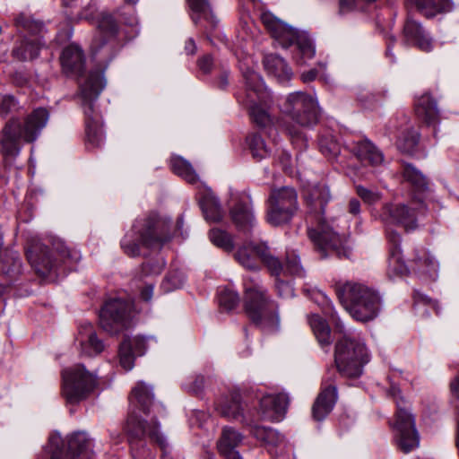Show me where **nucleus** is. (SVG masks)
<instances>
[{
    "label": "nucleus",
    "mask_w": 459,
    "mask_h": 459,
    "mask_svg": "<svg viewBox=\"0 0 459 459\" xmlns=\"http://www.w3.org/2000/svg\"><path fill=\"white\" fill-rule=\"evenodd\" d=\"M290 273L294 276L303 277L305 274L304 269L300 264L299 255L294 252L287 253L286 263L284 267L281 265V270L277 276L281 273Z\"/></svg>",
    "instance_id": "nucleus-49"
},
{
    "label": "nucleus",
    "mask_w": 459,
    "mask_h": 459,
    "mask_svg": "<svg viewBox=\"0 0 459 459\" xmlns=\"http://www.w3.org/2000/svg\"><path fill=\"white\" fill-rule=\"evenodd\" d=\"M299 209L294 188L283 186L271 191L266 207V221L272 226L289 223Z\"/></svg>",
    "instance_id": "nucleus-17"
},
{
    "label": "nucleus",
    "mask_w": 459,
    "mask_h": 459,
    "mask_svg": "<svg viewBox=\"0 0 459 459\" xmlns=\"http://www.w3.org/2000/svg\"><path fill=\"white\" fill-rule=\"evenodd\" d=\"M97 2L91 1L88 6L82 12L80 19H84L87 21H92L95 19L97 13Z\"/></svg>",
    "instance_id": "nucleus-59"
},
{
    "label": "nucleus",
    "mask_w": 459,
    "mask_h": 459,
    "mask_svg": "<svg viewBox=\"0 0 459 459\" xmlns=\"http://www.w3.org/2000/svg\"><path fill=\"white\" fill-rule=\"evenodd\" d=\"M199 204L207 221L219 222L222 220L224 212L220 200L210 189L205 190Z\"/></svg>",
    "instance_id": "nucleus-36"
},
{
    "label": "nucleus",
    "mask_w": 459,
    "mask_h": 459,
    "mask_svg": "<svg viewBox=\"0 0 459 459\" xmlns=\"http://www.w3.org/2000/svg\"><path fill=\"white\" fill-rule=\"evenodd\" d=\"M133 310L132 301L123 298L109 299L100 311V325L104 331L117 333L127 325Z\"/></svg>",
    "instance_id": "nucleus-19"
},
{
    "label": "nucleus",
    "mask_w": 459,
    "mask_h": 459,
    "mask_svg": "<svg viewBox=\"0 0 459 459\" xmlns=\"http://www.w3.org/2000/svg\"><path fill=\"white\" fill-rule=\"evenodd\" d=\"M261 21L282 48H295L293 58L298 65H305L315 56L314 40L307 32L295 30L270 12H264Z\"/></svg>",
    "instance_id": "nucleus-10"
},
{
    "label": "nucleus",
    "mask_w": 459,
    "mask_h": 459,
    "mask_svg": "<svg viewBox=\"0 0 459 459\" xmlns=\"http://www.w3.org/2000/svg\"><path fill=\"white\" fill-rule=\"evenodd\" d=\"M166 265L165 259L161 255L146 260L141 267V278L152 277L159 275Z\"/></svg>",
    "instance_id": "nucleus-48"
},
{
    "label": "nucleus",
    "mask_w": 459,
    "mask_h": 459,
    "mask_svg": "<svg viewBox=\"0 0 459 459\" xmlns=\"http://www.w3.org/2000/svg\"><path fill=\"white\" fill-rule=\"evenodd\" d=\"M92 440L84 431H76L67 437L69 459H94Z\"/></svg>",
    "instance_id": "nucleus-28"
},
{
    "label": "nucleus",
    "mask_w": 459,
    "mask_h": 459,
    "mask_svg": "<svg viewBox=\"0 0 459 459\" xmlns=\"http://www.w3.org/2000/svg\"><path fill=\"white\" fill-rule=\"evenodd\" d=\"M319 148L321 152L329 159H334L340 153L339 144L335 141L327 138L320 139Z\"/></svg>",
    "instance_id": "nucleus-56"
},
{
    "label": "nucleus",
    "mask_w": 459,
    "mask_h": 459,
    "mask_svg": "<svg viewBox=\"0 0 459 459\" xmlns=\"http://www.w3.org/2000/svg\"><path fill=\"white\" fill-rule=\"evenodd\" d=\"M412 270L424 281H434L438 277L439 264L427 250H417L412 260Z\"/></svg>",
    "instance_id": "nucleus-25"
},
{
    "label": "nucleus",
    "mask_w": 459,
    "mask_h": 459,
    "mask_svg": "<svg viewBox=\"0 0 459 459\" xmlns=\"http://www.w3.org/2000/svg\"><path fill=\"white\" fill-rule=\"evenodd\" d=\"M245 309L249 318L256 325L268 332L279 329L280 319L273 301L266 294L265 288L257 276L244 279Z\"/></svg>",
    "instance_id": "nucleus-9"
},
{
    "label": "nucleus",
    "mask_w": 459,
    "mask_h": 459,
    "mask_svg": "<svg viewBox=\"0 0 459 459\" xmlns=\"http://www.w3.org/2000/svg\"><path fill=\"white\" fill-rule=\"evenodd\" d=\"M156 342L153 337L134 336L126 337L119 346L118 356L121 367L131 370L134 366V356H142L145 353L149 342Z\"/></svg>",
    "instance_id": "nucleus-21"
},
{
    "label": "nucleus",
    "mask_w": 459,
    "mask_h": 459,
    "mask_svg": "<svg viewBox=\"0 0 459 459\" xmlns=\"http://www.w3.org/2000/svg\"><path fill=\"white\" fill-rule=\"evenodd\" d=\"M336 401L337 389L335 385H329L322 388L312 407L313 418L317 421L325 420L333 411Z\"/></svg>",
    "instance_id": "nucleus-30"
},
{
    "label": "nucleus",
    "mask_w": 459,
    "mask_h": 459,
    "mask_svg": "<svg viewBox=\"0 0 459 459\" xmlns=\"http://www.w3.org/2000/svg\"><path fill=\"white\" fill-rule=\"evenodd\" d=\"M14 23L19 30L27 31L29 35L14 44L12 56L21 62L33 61L46 47L45 26L42 22L31 20L24 14L17 16Z\"/></svg>",
    "instance_id": "nucleus-15"
},
{
    "label": "nucleus",
    "mask_w": 459,
    "mask_h": 459,
    "mask_svg": "<svg viewBox=\"0 0 459 459\" xmlns=\"http://www.w3.org/2000/svg\"><path fill=\"white\" fill-rule=\"evenodd\" d=\"M414 309L420 316H429L431 311L439 313V307L436 300L431 299L419 290L413 293Z\"/></svg>",
    "instance_id": "nucleus-44"
},
{
    "label": "nucleus",
    "mask_w": 459,
    "mask_h": 459,
    "mask_svg": "<svg viewBox=\"0 0 459 459\" xmlns=\"http://www.w3.org/2000/svg\"><path fill=\"white\" fill-rule=\"evenodd\" d=\"M264 67L266 73L274 77L280 83L289 82L292 76L293 72L288 65L285 59L276 54L265 55L263 60Z\"/></svg>",
    "instance_id": "nucleus-32"
},
{
    "label": "nucleus",
    "mask_w": 459,
    "mask_h": 459,
    "mask_svg": "<svg viewBox=\"0 0 459 459\" xmlns=\"http://www.w3.org/2000/svg\"><path fill=\"white\" fill-rule=\"evenodd\" d=\"M156 406L152 387L140 381L132 389L129 397V414L126 422L125 430L127 434L133 456H140V448H143L146 440L156 443L165 455L169 444L166 437L161 433L160 424L153 418L150 422L143 419L140 412L148 416L151 409Z\"/></svg>",
    "instance_id": "nucleus-1"
},
{
    "label": "nucleus",
    "mask_w": 459,
    "mask_h": 459,
    "mask_svg": "<svg viewBox=\"0 0 459 459\" xmlns=\"http://www.w3.org/2000/svg\"><path fill=\"white\" fill-rule=\"evenodd\" d=\"M335 290L345 309L358 321L374 320L382 309V298L378 291L362 282L340 283Z\"/></svg>",
    "instance_id": "nucleus-7"
},
{
    "label": "nucleus",
    "mask_w": 459,
    "mask_h": 459,
    "mask_svg": "<svg viewBox=\"0 0 459 459\" xmlns=\"http://www.w3.org/2000/svg\"><path fill=\"white\" fill-rule=\"evenodd\" d=\"M218 299L220 306L225 310H232L239 303L238 294L230 289H222L219 291Z\"/></svg>",
    "instance_id": "nucleus-52"
},
{
    "label": "nucleus",
    "mask_w": 459,
    "mask_h": 459,
    "mask_svg": "<svg viewBox=\"0 0 459 459\" xmlns=\"http://www.w3.org/2000/svg\"><path fill=\"white\" fill-rule=\"evenodd\" d=\"M248 426L250 434L271 454L278 445L283 442V436L273 428L260 426L256 423L248 424Z\"/></svg>",
    "instance_id": "nucleus-34"
},
{
    "label": "nucleus",
    "mask_w": 459,
    "mask_h": 459,
    "mask_svg": "<svg viewBox=\"0 0 459 459\" xmlns=\"http://www.w3.org/2000/svg\"><path fill=\"white\" fill-rule=\"evenodd\" d=\"M236 260L246 269L257 271L263 263L273 275L281 270V262L273 256L264 242H249L241 246L235 254Z\"/></svg>",
    "instance_id": "nucleus-18"
},
{
    "label": "nucleus",
    "mask_w": 459,
    "mask_h": 459,
    "mask_svg": "<svg viewBox=\"0 0 459 459\" xmlns=\"http://www.w3.org/2000/svg\"><path fill=\"white\" fill-rule=\"evenodd\" d=\"M76 341L81 346L82 355L84 356L91 357L98 355L104 349L103 342L98 339L90 323H85L80 326Z\"/></svg>",
    "instance_id": "nucleus-31"
},
{
    "label": "nucleus",
    "mask_w": 459,
    "mask_h": 459,
    "mask_svg": "<svg viewBox=\"0 0 459 459\" xmlns=\"http://www.w3.org/2000/svg\"><path fill=\"white\" fill-rule=\"evenodd\" d=\"M243 436L231 427H225L217 443V448L221 455L238 453L235 448L241 443Z\"/></svg>",
    "instance_id": "nucleus-40"
},
{
    "label": "nucleus",
    "mask_w": 459,
    "mask_h": 459,
    "mask_svg": "<svg viewBox=\"0 0 459 459\" xmlns=\"http://www.w3.org/2000/svg\"><path fill=\"white\" fill-rule=\"evenodd\" d=\"M65 455V442L60 434L52 432L44 446L42 454L37 459H62Z\"/></svg>",
    "instance_id": "nucleus-41"
},
{
    "label": "nucleus",
    "mask_w": 459,
    "mask_h": 459,
    "mask_svg": "<svg viewBox=\"0 0 459 459\" xmlns=\"http://www.w3.org/2000/svg\"><path fill=\"white\" fill-rule=\"evenodd\" d=\"M251 58L240 61L239 69L245 82V89L236 93L238 101L246 107L253 121L265 127L271 123L268 108L273 103L272 93L264 86L263 78L250 66Z\"/></svg>",
    "instance_id": "nucleus-4"
},
{
    "label": "nucleus",
    "mask_w": 459,
    "mask_h": 459,
    "mask_svg": "<svg viewBox=\"0 0 459 459\" xmlns=\"http://www.w3.org/2000/svg\"><path fill=\"white\" fill-rule=\"evenodd\" d=\"M420 134L414 130H409L397 140L398 148L403 152H412L419 143Z\"/></svg>",
    "instance_id": "nucleus-50"
},
{
    "label": "nucleus",
    "mask_w": 459,
    "mask_h": 459,
    "mask_svg": "<svg viewBox=\"0 0 459 459\" xmlns=\"http://www.w3.org/2000/svg\"><path fill=\"white\" fill-rule=\"evenodd\" d=\"M317 70L316 69H311L307 72H304L301 74L300 78L302 82H308L314 81L317 76Z\"/></svg>",
    "instance_id": "nucleus-64"
},
{
    "label": "nucleus",
    "mask_w": 459,
    "mask_h": 459,
    "mask_svg": "<svg viewBox=\"0 0 459 459\" xmlns=\"http://www.w3.org/2000/svg\"><path fill=\"white\" fill-rule=\"evenodd\" d=\"M403 374L400 370H394L389 377L390 389L388 394L392 396L396 403L397 411L396 420L394 424L395 432V441L398 448L407 454L419 446L420 437L415 428V420L405 403L399 396L400 389L394 383L398 376Z\"/></svg>",
    "instance_id": "nucleus-13"
},
{
    "label": "nucleus",
    "mask_w": 459,
    "mask_h": 459,
    "mask_svg": "<svg viewBox=\"0 0 459 459\" xmlns=\"http://www.w3.org/2000/svg\"><path fill=\"white\" fill-rule=\"evenodd\" d=\"M169 221L147 217L135 220L132 230L121 240L123 251L135 257L142 254V247L160 249L171 238Z\"/></svg>",
    "instance_id": "nucleus-6"
},
{
    "label": "nucleus",
    "mask_w": 459,
    "mask_h": 459,
    "mask_svg": "<svg viewBox=\"0 0 459 459\" xmlns=\"http://www.w3.org/2000/svg\"><path fill=\"white\" fill-rule=\"evenodd\" d=\"M60 62L62 70L67 76L81 75L85 63L82 49L76 44H70L63 49Z\"/></svg>",
    "instance_id": "nucleus-27"
},
{
    "label": "nucleus",
    "mask_w": 459,
    "mask_h": 459,
    "mask_svg": "<svg viewBox=\"0 0 459 459\" xmlns=\"http://www.w3.org/2000/svg\"><path fill=\"white\" fill-rule=\"evenodd\" d=\"M415 113L420 119L429 126H435L438 121L439 112L437 102L429 93L422 94L416 100Z\"/></svg>",
    "instance_id": "nucleus-35"
},
{
    "label": "nucleus",
    "mask_w": 459,
    "mask_h": 459,
    "mask_svg": "<svg viewBox=\"0 0 459 459\" xmlns=\"http://www.w3.org/2000/svg\"><path fill=\"white\" fill-rule=\"evenodd\" d=\"M356 193L365 204L369 205L375 204L382 199V194L379 191L363 186H357Z\"/></svg>",
    "instance_id": "nucleus-53"
},
{
    "label": "nucleus",
    "mask_w": 459,
    "mask_h": 459,
    "mask_svg": "<svg viewBox=\"0 0 459 459\" xmlns=\"http://www.w3.org/2000/svg\"><path fill=\"white\" fill-rule=\"evenodd\" d=\"M228 205L231 221L237 230L244 234L249 233L256 224L250 195L230 189Z\"/></svg>",
    "instance_id": "nucleus-20"
},
{
    "label": "nucleus",
    "mask_w": 459,
    "mask_h": 459,
    "mask_svg": "<svg viewBox=\"0 0 459 459\" xmlns=\"http://www.w3.org/2000/svg\"><path fill=\"white\" fill-rule=\"evenodd\" d=\"M305 200L308 206V220L315 221L316 225L307 229V234L315 246V248L322 258L332 253L338 252L342 246L341 236L324 221L325 207L331 199L329 189L326 186L316 184L307 186L304 193Z\"/></svg>",
    "instance_id": "nucleus-2"
},
{
    "label": "nucleus",
    "mask_w": 459,
    "mask_h": 459,
    "mask_svg": "<svg viewBox=\"0 0 459 459\" xmlns=\"http://www.w3.org/2000/svg\"><path fill=\"white\" fill-rule=\"evenodd\" d=\"M170 167L175 174L181 177L188 183L195 184L198 181V175L193 169L191 163L181 156H173L170 160Z\"/></svg>",
    "instance_id": "nucleus-42"
},
{
    "label": "nucleus",
    "mask_w": 459,
    "mask_h": 459,
    "mask_svg": "<svg viewBox=\"0 0 459 459\" xmlns=\"http://www.w3.org/2000/svg\"><path fill=\"white\" fill-rule=\"evenodd\" d=\"M419 12L427 17H432L438 12H449L453 9L452 0H408Z\"/></svg>",
    "instance_id": "nucleus-37"
},
{
    "label": "nucleus",
    "mask_w": 459,
    "mask_h": 459,
    "mask_svg": "<svg viewBox=\"0 0 459 459\" xmlns=\"http://www.w3.org/2000/svg\"><path fill=\"white\" fill-rule=\"evenodd\" d=\"M31 267L41 277L56 273L61 263L68 260L77 262L81 255L76 250L69 249L62 240L53 242L52 249L39 242L30 244L26 251Z\"/></svg>",
    "instance_id": "nucleus-12"
},
{
    "label": "nucleus",
    "mask_w": 459,
    "mask_h": 459,
    "mask_svg": "<svg viewBox=\"0 0 459 459\" xmlns=\"http://www.w3.org/2000/svg\"><path fill=\"white\" fill-rule=\"evenodd\" d=\"M402 238L397 241H388V271L394 275H403L408 272L401 249Z\"/></svg>",
    "instance_id": "nucleus-38"
},
{
    "label": "nucleus",
    "mask_w": 459,
    "mask_h": 459,
    "mask_svg": "<svg viewBox=\"0 0 459 459\" xmlns=\"http://www.w3.org/2000/svg\"><path fill=\"white\" fill-rule=\"evenodd\" d=\"M211 242L223 249L224 251L230 252L234 248L233 238L227 231L220 229H212L209 232Z\"/></svg>",
    "instance_id": "nucleus-46"
},
{
    "label": "nucleus",
    "mask_w": 459,
    "mask_h": 459,
    "mask_svg": "<svg viewBox=\"0 0 459 459\" xmlns=\"http://www.w3.org/2000/svg\"><path fill=\"white\" fill-rule=\"evenodd\" d=\"M49 118L45 108H35L22 125L17 119H10L2 131L1 153L4 160H13L21 152L22 143H33L39 136Z\"/></svg>",
    "instance_id": "nucleus-5"
},
{
    "label": "nucleus",
    "mask_w": 459,
    "mask_h": 459,
    "mask_svg": "<svg viewBox=\"0 0 459 459\" xmlns=\"http://www.w3.org/2000/svg\"><path fill=\"white\" fill-rule=\"evenodd\" d=\"M348 211L352 215H359L360 212V203L357 199H351L349 202Z\"/></svg>",
    "instance_id": "nucleus-63"
},
{
    "label": "nucleus",
    "mask_w": 459,
    "mask_h": 459,
    "mask_svg": "<svg viewBox=\"0 0 459 459\" xmlns=\"http://www.w3.org/2000/svg\"><path fill=\"white\" fill-rule=\"evenodd\" d=\"M154 282L152 281L144 282L141 290V298L145 301H150L152 298Z\"/></svg>",
    "instance_id": "nucleus-61"
},
{
    "label": "nucleus",
    "mask_w": 459,
    "mask_h": 459,
    "mask_svg": "<svg viewBox=\"0 0 459 459\" xmlns=\"http://www.w3.org/2000/svg\"><path fill=\"white\" fill-rule=\"evenodd\" d=\"M308 324L323 349L329 347L333 342L328 324L317 314H312L307 318Z\"/></svg>",
    "instance_id": "nucleus-39"
},
{
    "label": "nucleus",
    "mask_w": 459,
    "mask_h": 459,
    "mask_svg": "<svg viewBox=\"0 0 459 459\" xmlns=\"http://www.w3.org/2000/svg\"><path fill=\"white\" fill-rule=\"evenodd\" d=\"M247 143L252 156L257 160L264 159L270 154L271 151L266 146L264 140L259 134H254L249 135L247 138Z\"/></svg>",
    "instance_id": "nucleus-47"
},
{
    "label": "nucleus",
    "mask_w": 459,
    "mask_h": 459,
    "mask_svg": "<svg viewBox=\"0 0 459 459\" xmlns=\"http://www.w3.org/2000/svg\"><path fill=\"white\" fill-rule=\"evenodd\" d=\"M349 148L358 160L367 166L378 168L385 163L382 151L368 138L353 141Z\"/></svg>",
    "instance_id": "nucleus-22"
},
{
    "label": "nucleus",
    "mask_w": 459,
    "mask_h": 459,
    "mask_svg": "<svg viewBox=\"0 0 459 459\" xmlns=\"http://www.w3.org/2000/svg\"><path fill=\"white\" fill-rule=\"evenodd\" d=\"M117 15L123 20L124 23L132 28V32L134 34L139 33V30L137 28L138 21L135 16V12L134 7H122L118 10Z\"/></svg>",
    "instance_id": "nucleus-54"
},
{
    "label": "nucleus",
    "mask_w": 459,
    "mask_h": 459,
    "mask_svg": "<svg viewBox=\"0 0 459 459\" xmlns=\"http://www.w3.org/2000/svg\"><path fill=\"white\" fill-rule=\"evenodd\" d=\"M369 360L364 342L359 336H343L335 345L334 361L342 377L356 378Z\"/></svg>",
    "instance_id": "nucleus-14"
},
{
    "label": "nucleus",
    "mask_w": 459,
    "mask_h": 459,
    "mask_svg": "<svg viewBox=\"0 0 459 459\" xmlns=\"http://www.w3.org/2000/svg\"><path fill=\"white\" fill-rule=\"evenodd\" d=\"M119 26L113 14L104 13L101 15L98 25V35L92 41L91 48L97 52L108 42L112 41L118 34Z\"/></svg>",
    "instance_id": "nucleus-29"
},
{
    "label": "nucleus",
    "mask_w": 459,
    "mask_h": 459,
    "mask_svg": "<svg viewBox=\"0 0 459 459\" xmlns=\"http://www.w3.org/2000/svg\"><path fill=\"white\" fill-rule=\"evenodd\" d=\"M20 108L19 102L13 96L5 95L0 99V116L5 117Z\"/></svg>",
    "instance_id": "nucleus-55"
},
{
    "label": "nucleus",
    "mask_w": 459,
    "mask_h": 459,
    "mask_svg": "<svg viewBox=\"0 0 459 459\" xmlns=\"http://www.w3.org/2000/svg\"><path fill=\"white\" fill-rule=\"evenodd\" d=\"M276 276L275 288L280 298L289 299L294 296V289L290 282L284 281Z\"/></svg>",
    "instance_id": "nucleus-58"
},
{
    "label": "nucleus",
    "mask_w": 459,
    "mask_h": 459,
    "mask_svg": "<svg viewBox=\"0 0 459 459\" xmlns=\"http://www.w3.org/2000/svg\"><path fill=\"white\" fill-rule=\"evenodd\" d=\"M98 385L96 373L76 364L62 371L61 394L68 404H77L86 399Z\"/></svg>",
    "instance_id": "nucleus-16"
},
{
    "label": "nucleus",
    "mask_w": 459,
    "mask_h": 459,
    "mask_svg": "<svg viewBox=\"0 0 459 459\" xmlns=\"http://www.w3.org/2000/svg\"><path fill=\"white\" fill-rule=\"evenodd\" d=\"M215 410L221 416L228 420L244 422L245 405L242 403L241 395L237 392L221 396L215 403Z\"/></svg>",
    "instance_id": "nucleus-26"
},
{
    "label": "nucleus",
    "mask_w": 459,
    "mask_h": 459,
    "mask_svg": "<svg viewBox=\"0 0 459 459\" xmlns=\"http://www.w3.org/2000/svg\"><path fill=\"white\" fill-rule=\"evenodd\" d=\"M403 178L410 182L417 191L424 192L428 189L427 178L411 164H406L403 170Z\"/></svg>",
    "instance_id": "nucleus-45"
},
{
    "label": "nucleus",
    "mask_w": 459,
    "mask_h": 459,
    "mask_svg": "<svg viewBox=\"0 0 459 459\" xmlns=\"http://www.w3.org/2000/svg\"><path fill=\"white\" fill-rule=\"evenodd\" d=\"M106 86L103 71H91L80 86L82 107L85 116L87 140L95 147L102 144L105 139L101 117L95 108V102Z\"/></svg>",
    "instance_id": "nucleus-8"
},
{
    "label": "nucleus",
    "mask_w": 459,
    "mask_h": 459,
    "mask_svg": "<svg viewBox=\"0 0 459 459\" xmlns=\"http://www.w3.org/2000/svg\"><path fill=\"white\" fill-rule=\"evenodd\" d=\"M426 207L422 202L410 204L386 203L379 213L387 241L397 242L402 237L399 229L411 232L419 228L420 216L425 214Z\"/></svg>",
    "instance_id": "nucleus-11"
},
{
    "label": "nucleus",
    "mask_w": 459,
    "mask_h": 459,
    "mask_svg": "<svg viewBox=\"0 0 459 459\" xmlns=\"http://www.w3.org/2000/svg\"><path fill=\"white\" fill-rule=\"evenodd\" d=\"M403 44L425 52L433 49V39L419 22L411 18H408L403 28Z\"/></svg>",
    "instance_id": "nucleus-24"
},
{
    "label": "nucleus",
    "mask_w": 459,
    "mask_h": 459,
    "mask_svg": "<svg viewBox=\"0 0 459 459\" xmlns=\"http://www.w3.org/2000/svg\"><path fill=\"white\" fill-rule=\"evenodd\" d=\"M311 299L321 307L325 316L329 317L332 323L335 325L336 328L342 332L343 325L341 323L339 317L337 316L334 307L329 298L320 290H313L311 294Z\"/></svg>",
    "instance_id": "nucleus-43"
},
{
    "label": "nucleus",
    "mask_w": 459,
    "mask_h": 459,
    "mask_svg": "<svg viewBox=\"0 0 459 459\" xmlns=\"http://www.w3.org/2000/svg\"><path fill=\"white\" fill-rule=\"evenodd\" d=\"M281 111L286 116L279 126L291 138L299 148L307 146L303 129L311 128L319 120L320 108L316 96L304 91L288 94L279 104Z\"/></svg>",
    "instance_id": "nucleus-3"
},
{
    "label": "nucleus",
    "mask_w": 459,
    "mask_h": 459,
    "mask_svg": "<svg viewBox=\"0 0 459 459\" xmlns=\"http://www.w3.org/2000/svg\"><path fill=\"white\" fill-rule=\"evenodd\" d=\"M213 66V61L210 55H205L198 60V67L204 74H209Z\"/></svg>",
    "instance_id": "nucleus-60"
},
{
    "label": "nucleus",
    "mask_w": 459,
    "mask_h": 459,
    "mask_svg": "<svg viewBox=\"0 0 459 459\" xmlns=\"http://www.w3.org/2000/svg\"><path fill=\"white\" fill-rule=\"evenodd\" d=\"M205 385L204 377L202 375H196L190 377L187 381L184 384V388L195 394H199Z\"/></svg>",
    "instance_id": "nucleus-57"
},
{
    "label": "nucleus",
    "mask_w": 459,
    "mask_h": 459,
    "mask_svg": "<svg viewBox=\"0 0 459 459\" xmlns=\"http://www.w3.org/2000/svg\"><path fill=\"white\" fill-rule=\"evenodd\" d=\"M187 3L191 10V19L195 25L204 20L207 23L204 26L205 30H212L216 26L217 21L208 0H187Z\"/></svg>",
    "instance_id": "nucleus-33"
},
{
    "label": "nucleus",
    "mask_w": 459,
    "mask_h": 459,
    "mask_svg": "<svg viewBox=\"0 0 459 459\" xmlns=\"http://www.w3.org/2000/svg\"><path fill=\"white\" fill-rule=\"evenodd\" d=\"M289 403L286 394H266L260 399L259 412L264 420L280 421L283 419Z\"/></svg>",
    "instance_id": "nucleus-23"
},
{
    "label": "nucleus",
    "mask_w": 459,
    "mask_h": 459,
    "mask_svg": "<svg viewBox=\"0 0 459 459\" xmlns=\"http://www.w3.org/2000/svg\"><path fill=\"white\" fill-rule=\"evenodd\" d=\"M354 8V0H340L339 13L345 14Z\"/></svg>",
    "instance_id": "nucleus-62"
},
{
    "label": "nucleus",
    "mask_w": 459,
    "mask_h": 459,
    "mask_svg": "<svg viewBox=\"0 0 459 459\" xmlns=\"http://www.w3.org/2000/svg\"><path fill=\"white\" fill-rule=\"evenodd\" d=\"M186 281V276L180 270H174L168 273L162 282V288L165 291H172L181 288Z\"/></svg>",
    "instance_id": "nucleus-51"
}]
</instances>
